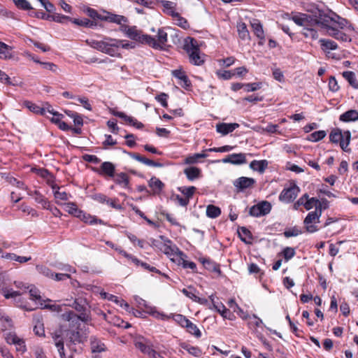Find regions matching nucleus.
I'll return each instance as SVG.
<instances>
[{
	"instance_id": "48",
	"label": "nucleus",
	"mask_w": 358,
	"mask_h": 358,
	"mask_svg": "<svg viewBox=\"0 0 358 358\" xmlns=\"http://www.w3.org/2000/svg\"><path fill=\"white\" fill-rule=\"evenodd\" d=\"M187 331L194 335L196 338H200L201 336V332L197 327V326L193 324L190 320L189 321V324L185 327Z\"/></svg>"
},
{
	"instance_id": "45",
	"label": "nucleus",
	"mask_w": 358,
	"mask_h": 358,
	"mask_svg": "<svg viewBox=\"0 0 358 358\" xmlns=\"http://www.w3.org/2000/svg\"><path fill=\"white\" fill-rule=\"evenodd\" d=\"M238 234L242 241L245 243H251L252 237L250 231L248 229L244 227H241Z\"/></svg>"
},
{
	"instance_id": "13",
	"label": "nucleus",
	"mask_w": 358,
	"mask_h": 358,
	"mask_svg": "<svg viewBox=\"0 0 358 358\" xmlns=\"http://www.w3.org/2000/svg\"><path fill=\"white\" fill-rule=\"evenodd\" d=\"M172 75L178 80V84L185 88L188 89L191 87V81L187 76L185 71L181 69H176L172 71Z\"/></svg>"
},
{
	"instance_id": "29",
	"label": "nucleus",
	"mask_w": 358,
	"mask_h": 358,
	"mask_svg": "<svg viewBox=\"0 0 358 358\" xmlns=\"http://www.w3.org/2000/svg\"><path fill=\"white\" fill-rule=\"evenodd\" d=\"M184 173L189 180L193 181L201 176V169L195 166H189L184 169Z\"/></svg>"
},
{
	"instance_id": "39",
	"label": "nucleus",
	"mask_w": 358,
	"mask_h": 358,
	"mask_svg": "<svg viewBox=\"0 0 358 358\" xmlns=\"http://www.w3.org/2000/svg\"><path fill=\"white\" fill-rule=\"evenodd\" d=\"M33 196L35 201L41 204L43 208L48 209L50 207L48 200L38 191H34Z\"/></svg>"
},
{
	"instance_id": "9",
	"label": "nucleus",
	"mask_w": 358,
	"mask_h": 358,
	"mask_svg": "<svg viewBox=\"0 0 358 358\" xmlns=\"http://www.w3.org/2000/svg\"><path fill=\"white\" fill-rule=\"evenodd\" d=\"M256 181L252 178L240 177L233 182L237 192H243L248 188L252 187Z\"/></svg>"
},
{
	"instance_id": "47",
	"label": "nucleus",
	"mask_w": 358,
	"mask_h": 358,
	"mask_svg": "<svg viewBox=\"0 0 358 358\" xmlns=\"http://www.w3.org/2000/svg\"><path fill=\"white\" fill-rule=\"evenodd\" d=\"M201 262L204 267L210 271L220 273L219 265L209 259H203Z\"/></svg>"
},
{
	"instance_id": "64",
	"label": "nucleus",
	"mask_w": 358,
	"mask_h": 358,
	"mask_svg": "<svg viewBox=\"0 0 358 358\" xmlns=\"http://www.w3.org/2000/svg\"><path fill=\"white\" fill-rule=\"evenodd\" d=\"M245 91L249 92H254L257 90H259L262 87V83H247L245 84Z\"/></svg>"
},
{
	"instance_id": "51",
	"label": "nucleus",
	"mask_w": 358,
	"mask_h": 358,
	"mask_svg": "<svg viewBox=\"0 0 358 358\" xmlns=\"http://www.w3.org/2000/svg\"><path fill=\"white\" fill-rule=\"evenodd\" d=\"M127 18L123 15L109 13V22L121 24L122 22H127Z\"/></svg>"
},
{
	"instance_id": "43",
	"label": "nucleus",
	"mask_w": 358,
	"mask_h": 358,
	"mask_svg": "<svg viewBox=\"0 0 358 358\" xmlns=\"http://www.w3.org/2000/svg\"><path fill=\"white\" fill-rule=\"evenodd\" d=\"M207 155L205 153H196L193 155H189L185 159L184 163L185 164H194L199 162V159L206 158Z\"/></svg>"
},
{
	"instance_id": "16",
	"label": "nucleus",
	"mask_w": 358,
	"mask_h": 358,
	"mask_svg": "<svg viewBox=\"0 0 358 358\" xmlns=\"http://www.w3.org/2000/svg\"><path fill=\"white\" fill-rule=\"evenodd\" d=\"M90 341L92 352H102L106 350L105 344L98 337L92 336Z\"/></svg>"
},
{
	"instance_id": "27",
	"label": "nucleus",
	"mask_w": 358,
	"mask_h": 358,
	"mask_svg": "<svg viewBox=\"0 0 358 358\" xmlns=\"http://www.w3.org/2000/svg\"><path fill=\"white\" fill-rule=\"evenodd\" d=\"M6 341L8 343H13L17 345V350L24 352L26 350V346L23 339L19 338L15 334H9L6 337Z\"/></svg>"
},
{
	"instance_id": "50",
	"label": "nucleus",
	"mask_w": 358,
	"mask_h": 358,
	"mask_svg": "<svg viewBox=\"0 0 358 358\" xmlns=\"http://www.w3.org/2000/svg\"><path fill=\"white\" fill-rule=\"evenodd\" d=\"M326 131L320 130L312 133L308 137V140L312 142H317L323 139L326 136Z\"/></svg>"
},
{
	"instance_id": "63",
	"label": "nucleus",
	"mask_w": 358,
	"mask_h": 358,
	"mask_svg": "<svg viewBox=\"0 0 358 358\" xmlns=\"http://www.w3.org/2000/svg\"><path fill=\"white\" fill-rule=\"evenodd\" d=\"M174 320L178 322L182 327H185L189 324V320L182 315H176L174 316Z\"/></svg>"
},
{
	"instance_id": "30",
	"label": "nucleus",
	"mask_w": 358,
	"mask_h": 358,
	"mask_svg": "<svg viewBox=\"0 0 358 358\" xmlns=\"http://www.w3.org/2000/svg\"><path fill=\"white\" fill-rule=\"evenodd\" d=\"M114 182L124 188H129V178L125 173H115Z\"/></svg>"
},
{
	"instance_id": "55",
	"label": "nucleus",
	"mask_w": 358,
	"mask_h": 358,
	"mask_svg": "<svg viewBox=\"0 0 358 358\" xmlns=\"http://www.w3.org/2000/svg\"><path fill=\"white\" fill-rule=\"evenodd\" d=\"M176 19L175 21L176 22V24L180 27L181 28L184 29H187L189 28V24L188 23L187 20L182 17L180 15H176Z\"/></svg>"
},
{
	"instance_id": "37",
	"label": "nucleus",
	"mask_w": 358,
	"mask_h": 358,
	"mask_svg": "<svg viewBox=\"0 0 358 358\" xmlns=\"http://www.w3.org/2000/svg\"><path fill=\"white\" fill-rule=\"evenodd\" d=\"M69 338L73 343H83L85 338L83 337L78 331L71 330L68 333Z\"/></svg>"
},
{
	"instance_id": "40",
	"label": "nucleus",
	"mask_w": 358,
	"mask_h": 358,
	"mask_svg": "<svg viewBox=\"0 0 358 358\" xmlns=\"http://www.w3.org/2000/svg\"><path fill=\"white\" fill-rule=\"evenodd\" d=\"M178 189L185 196V198L187 199L188 201H189V199L193 196L194 194L195 193L196 188L194 186H183L178 187Z\"/></svg>"
},
{
	"instance_id": "57",
	"label": "nucleus",
	"mask_w": 358,
	"mask_h": 358,
	"mask_svg": "<svg viewBox=\"0 0 358 358\" xmlns=\"http://www.w3.org/2000/svg\"><path fill=\"white\" fill-rule=\"evenodd\" d=\"M13 2L17 8L22 10H28L32 8L29 2L27 0H13Z\"/></svg>"
},
{
	"instance_id": "28",
	"label": "nucleus",
	"mask_w": 358,
	"mask_h": 358,
	"mask_svg": "<svg viewBox=\"0 0 358 358\" xmlns=\"http://www.w3.org/2000/svg\"><path fill=\"white\" fill-rule=\"evenodd\" d=\"M92 199L101 203H107L115 208H120V206H117L113 200L108 199L105 194H95L91 196Z\"/></svg>"
},
{
	"instance_id": "61",
	"label": "nucleus",
	"mask_w": 358,
	"mask_h": 358,
	"mask_svg": "<svg viewBox=\"0 0 358 358\" xmlns=\"http://www.w3.org/2000/svg\"><path fill=\"white\" fill-rule=\"evenodd\" d=\"M259 206L260 208L262 215H265L270 213L271 210V205L268 201H262L259 203Z\"/></svg>"
},
{
	"instance_id": "32",
	"label": "nucleus",
	"mask_w": 358,
	"mask_h": 358,
	"mask_svg": "<svg viewBox=\"0 0 358 358\" xmlns=\"http://www.w3.org/2000/svg\"><path fill=\"white\" fill-rule=\"evenodd\" d=\"M237 31L238 34V36L242 40L250 39V34L248 30L246 24L243 22H239L237 23Z\"/></svg>"
},
{
	"instance_id": "42",
	"label": "nucleus",
	"mask_w": 358,
	"mask_h": 358,
	"mask_svg": "<svg viewBox=\"0 0 358 358\" xmlns=\"http://www.w3.org/2000/svg\"><path fill=\"white\" fill-rule=\"evenodd\" d=\"M221 214V210L219 207L214 205H208L206 208V215L210 218H216Z\"/></svg>"
},
{
	"instance_id": "44",
	"label": "nucleus",
	"mask_w": 358,
	"mask_h": 358,
	"mask_svg": "<svg viewBox=\"0 0 358 358\" xmlns=\"http://www.w3.org/2000/svg\"><path fill=\"white\" fill-rule=\"evenodd\" d=\"M302 34L307 38L315 40L318 38L317 31L312 27H306L303 29Z\"/></svg>"
},
{
	"instance_id": "41",
	"label": "nucleus",
	"mask_w": 358,
	"mask_h": 358,
	"mask_svg": "<svg viewBox=\"0 0 358 358\" xmlns=\"http://www.w3.org/2000/svg\"><path fill=\"white\" fill-rule=\"evenodd\" d=\"M216 311H217L224 319L231 320L234 315L227 309L222 303H219V306L216 307Z\"/></svg>"
},
{
	"instance_id": "14",
	"label": "nucleus",
	"mask_w": 358,
	"mask_h": 358,
	"mask_svg": "<svg viewBox=\"0 0 358 358\" xmlns=\"http://www.w3.org/2000/svg\"><path fill=\"white\" fill-rule=\"evenodd\" d=\"M127 36L134 41L145 45L146 39L145 38L147 36V34H145L142 31L137 29L136 27H131L130 29H128Z\"/></svg>"
},
{
	"instance_id": "49",
	"label": "nucleus",
	"mask_w": 358,
	"mask_h": 358,
	"mask_svg": "<svg viewBox=\"0 0 358 358\" xmlns=\"http://www.w3.org/2000/svg\"><path fill=\"white\" fill-rule=\"evenodd\" d=\"M77 217L80 218L82 221L85 223L93 224L97 222V220L91 216L89 214L85 213V212L80 210Z\"/></svg>"
},
{
	"instance_id": "62",
	"label": "nucleus",
	"mask_w": 358,
	"mask_h": 358,
	"mask_svg": "<svg viewBox=\"0 0 358 358\" xmlns=\"http://www.w3.org/2000/svg\"><path fill=\"white\" fill-rule=\"evenodd\" d=\"M295 253L294 249L290 247H286L282 251L284 258L286 261L292 259L295 255Z\"/></svg>"
},
{
	"instance_id": "59",
	"label": "nucleus",
	"mask_w": 358,
	"mask_h": 358,
	"mask_svg": "<svg viewBox=\"0 0 358 358\" xmlns=\"http://www.w3.org/2000/svg\"><path fill=\"white\" fill-rule=\"evenodd\" d=\"M66 210L71 215H73L77 217L80 210H79L77 206L74 203H68L66 204Z\"/></svg>"
},
{
	"instance_id": "54",
	"label": "nucleus",
	"mask_w": 358,
	"mask_h": 358,
	"mask_svg": "<svg viewBox=\"0 0 358 358\" xmlns=\"http://www.w3.org/2000/svg\"><path fill=\"white\" fill-rule=\"evenodd\" d=\"M185 257H179L178 264H182V267L185 268L194 270L196 268V264L193 262L186 260Z\"/></svg>"
},
{
	"instance_id": "15",
	"label": "nucleus",
	"mask_w": 358,
	"mask_h": 358,
	"mask_svg": "<svg viewBox=\"0 0 358 358\" xmlns=\"http://www.w3.org/2000/svg\"><path fill=\"white\" fill-rule=\"evenodd\" d=\"M115 166L110 162H103L98 171L99 174L112 178L115 176Z\"/></svg>"
},
{
	"instance_id": "34",
	"label": "nucleus",
	"mask_w": 358,
	"mask_h": 358,
	"mask_svg": "<svg viewBox=\"0 0 358 358\" xmlns=\"http://www.w3.org/2000/svg\"><path fill=\"white\" fill-rule=\"evenodd\" d=\"M343 76L353 88L358 89V80L354 72L344 71Z\"/></svg>"
},
{
	"instance_id": "26",
	"label": "nucleus",
	"mask_w": 358,
	"mask_h": 358,
	"mask_svg": "<svg viewBox=\"0 0 358 358\" xmlns=\"http://www.w3.org/2000/svg\"><path fill=\"white\" fill-rule=\"evenodd\" d=\"M251 27L255 35L259 40H265L264 31L262 23L258 20H254L251 22Z\"/></svg>"
},
{
	"instance_id": "21",
	"label": "nucleus",
	"mask_w": 358,
	"mask_h": 358,
	"mask_svg": "<svg viewBox=\"0 0 358 358\" xmlns=\"http://www.w3.org/2000/svg\"><path fill=\"white\" fill-rule=\"evenodd\" d=\"M148 185L152 189L153 194H159L164 187V184L155 176L150 178Z\"/></svg>"
},
{
	"instance_id": "31",
	"label": "nucleus",
	"mask_w": 358,
	"mask_h": 358,
	"mask_svg": "<svg viewBox=\"0 0 358 358\" xmlns=\"http://www.w3.org/2000/svg\"><path fill=\"white\" fill-rule=\"evenodd\" d=\"M268 162L266 159L253 160L250 164V168L253 171L264 173L268 166Z\"/></svg>"
},
{
	"instance_id": "4",
	"label": "nucleus",
	"mask_w": 358,
	"mask_h": 358,
	"mask_svg": "<svg viewBox=\"0 0 358 358\" xmlns=\"http://www.w3.org/2000/svg\"><path fill=\"white\" fill-rule=\"evenodd\" d=\"M329 140L333 143H339L341 149L346 152H350L351 149L348 145L351 140V133L350 131L342 132L341 129L335 128L331 130L329 134Z\"/></svg>"
},
{
	"instance_id": "7",
	"label": "nucleus",
	"mask_w": 358,
	"mask_h": 358,
	"mask_svg": "<svg viewBox=\"0 0 358 358\" xmlns=\"http://www.w3.org/2000/svg\"><path fill=\"white\" fill-rule=\"evenodd\" d=\"M300 189L294 183L292 182L287 188H284L279 195V200L285 203L292 202L297 196Z\"/></svg>"
},
{
	"instance_id": "10",
	"label": "nucleus",
	"mask_w": 358,
	"mask_h": 358,
	"mask_svg": "<svg viewBox=\"0 0 358 358\" xmlns=\"http://www.w3.org/2000/svg\"><path fill=\"white\" fill-rule=\"evenodd\" d=\"M161 250L164 252V254L170 257H186V255L182 251L180 250V249L176 245H171V241L168 239L165 241V243Z\"/></svg>"
},
{
	"instance_id": "3",
	"label": "nucleus",
	"mask_w": 358,
	"mask_h": 358,
	"mask_svg": "<svg viewBox=\"0 0 358 358\" xmlns=\"http://www.w3.org/2000/svg\"><path fill=\"white\" fill-rule=\"evenodd\" d=\"M183 50L187 52L192 64L201 66L205 62V55L201 52L197 41L187 37L184 41Z\"/></svg>"
},
{
	"instance_id": "35",
	"label": "nucleus",
	"mask_w": 358,
	"mask_h": 358,
	"mask_svg": "<svg viewBox=\"0 0 358 358\" xmlns=\"http://www.w3.org/2000/svg\"><path fill=\"white\" fill-rule=\"evenodd\" d=\"M23 105L26 108H27L30 111H31V112H33L34 113H36V114L43 115L44 113L45 112V108H41L40 106H38L36 103H32L31 101H24L23 102Z\"/></svg>"
},
{
	"instance_id": "5",
	"label": "nucleus",
	"mask_w": 358,
	"mask_h": 358,
	"mask_svg": "<svg viewBox=\"0 0 358 358\" xmlns=\"http://www.w3.org/2000/svg\"><path fill=\"white\" fill-rule=\"evenodd\" d=\"M168 34L165 31L164 28L158 29L157 35L155 36H151L147 34L145 36V45H149L155 50H165L166 45L167 43Z\"/></svg>"
},
{
	"instance_id": "18",
	"label": "nucleus",
	"mask_w": 358,
	"mask_h": 358,
	"mask_svg": "<svg viewBox=\"0 0 358 358\" xmlns=\"http://www.w3.org/2000/svg\"><path fill=\"white\" fill-rule=\"evenodd\" d=\"M106 39L107 40V43L106 44V48L103 50V52L113 57L117 56L118 55L119 48L115 43L116 39L110 38Z\"/></svg>"
},
{
	"instance_id": "1",
	"label": "nucleus",
	"mask_w": 358,
	"mask_h": 358,
	"mask_svg": "<svg viewBox=\"0 0 358 358\" xmlns=\"http://www.w3.org/2000/svg\"><path fill=\"white\" fill-rule=\"evenodd\" d=\"M14 285L17 289H19V290L13 291L12 289H3V296L6 299L13 298L18 307L27 311H32L35 310L36 306L33 307L27 301L24 300V299L21 297L22 294L27 292V289H29L28 285H26L23 282L21 281H15Z\"/></svg>"
},
{
	"instance_id": "38",
	"label": "nucleus",
	"mask_w": 358,
	"mask_h": 358,
	"mask_svg": "<svg viewBox=\"0 0 358 358\" xmlns=\"http://www.w3.org/2000/svg\"><path fill=\"white\" fill-rule=\"evenodd\" d=\"M231 164L240 165L247 162L245 155L244 153H234L230 155Z\"/></svg>"
},
{
	"instance_id": "36",
	"label": "nucleus",
	"mask_w": 358,
	"mask_h": 358,
	"mask_svg": "<svg viewBox=\"0 0 358 358\" xmlns=\"http://www.w3.org/2000/svg\"><path fill=\"white\" fill-rule=\"evenodd\" d=\"M321 48L323 51L327 52L328 50H336L338 48L336 43L329 39H320L319 41Z\"/></svg>"
},
{
	"instance_id": "33",
	"label": "nucleus",
	"mask_w": 358,
	"mask_h": 358,
	"mask_svg": "<svg viewBox=\"0 0 358 358\" xmlns=\"http://www.w3.org/2000/svg\"><path fill=\"white\" fill-rule=\"evenodd\" d=\"M135 346L137 349L141 350L143 354L148 355L149 357L154 353L155 350L152 347L143 341H137L135 343Z\"/></svg>"
},
{
	"instance_id": "46",
	"label": "nucleus",
	"mask_w": 358,
	"mask_h": 358,
	"mask_svg": "<svg viewBox=\"0 0 358 358\" xmlns=\"http://www.w3.org/2000/svg\"><path fill=\"white\" fill-rule=\"evenodd\" d=\"M86 42L90 47L103 52L107 41L87 40Z\"/></svg>"
},
{
	"instance_id": "60",
	"label": "nucleus",
	"mask_w": 358,
	"mask_h": 358,
	"mask_svg": "<svg viewBox=\"0 0 358 358\" xmlns=\"http://www.w3.org/2000/svg\"><path fill=\"white\" fill-rule=\"evenodd\" d=\"M302 232L300 229H298L296 227H294L291 229H289L287 230H285L283 233L284 236L286 238H289L292 236H297L298 235L301 234Z\"/></svg>"
},
{
	"instance_id": "19",
	"label": "nucleus",
	"mask_w": 358,
	"mask_h": 358,
	"mask_svg": "<svg viewBox=\"0 0 358 358\" xmlns=\"http://www.w3.org/2000/svg\"><path fill=\"white\" fill-rule=\"evenodd\" d=\"M70 306L76 311H78L80 314L87 313V315L90 316V311L87 308V303L85 300L82 299H75L72 305Z\"/></svg>"
},
{
	"instance_id": "2",
	"label": "nucleus",
	"mask_w": 358,
	"mask_h": 358,
	"mask_svg": "<svg viewBox=\"0 0 358 358\" xmlns=\"http://www.w3.org/2000/svg\"><path fill=\"white\" fill-rule=\"evenodd\" d=\"M314 24L320 25L325 28L328 31L336 27L343 29L347 24V20L335 13H332L331 15H329V14L320 11L316 18L313 20V25Z\"/></svg>"
},
{
	"instance_id": "25",
	"label": "nucleus",
	"mask_w": 358,
	"mask_h": 358,
	"mask_svg": "<svg viewBox=\"0 0 358 358\" xmlns=\"http://www.w3.org/2000/svg\"><path fill=\"white\" fill-rule=\"evenodd\" d=\"M180 347L196 357H199L202 355V351L199 347L192 346L186 342L180 343Z\"/></svg>"
},
{
	"instance_id": "52",
	"label": "nucleus",
	"mask_w": 358,
	"mask_h": 358,
	"mask_svg": "<svg viewBox=\"0 0 358 358\" xmlns=\"http://www.w3.org/2000/svg\"><path fill=\"white\" fill-rule=\"evenodd\" d=\"M52 188L54 191V196L57 199H61L63 201H66L69 199L68 194L65 192H59V187L57 185H52Z\"/></svg>"
},
{
	"instance_id": "12",
	"label": "nucleus",
	"mask_w": 358,
	"mask_h": 358,
	"mask_svg": "<svg viewBox=\"0 0 358 358\" xmlns=\"http://www.w3.org/2000/svg\"><path fill=\"white\" fill-rule=\"evenodd\" d=\"M110 112L113 115L122 118L124 121L137 129H142L143 127V124L141 122H138L135 118L128 116L122 112L117 111L114 109L111 110Z\"/></svg>"
},
{
	"instance_id": "17",
	"label": "nucleus",
	"mask_w": 358,
	"mask_h": 358,
	"mask_svg": "<svg viewBox=\"0 0 358 358\" xmlns=\"http://www.w3.org/2000/svg\"><path fill=\"white\" fill-rule=\"evenodd\" d=\"M239 127L238 123H220L216 125V130L222 135H227Z\"/></svg>"
},
{
	"instance_id": "23",
	"label": "nucleus",
	"mask_w": 358,
	"mask_h": 358,
	"mask_svg": "<svg viewBox=\"0 0 358 358\" xmlns=\"http://www.w3.org/2000/svg\"><path fill=\"white\" fill-rule=\"evenodd\" d=\"M13 48L0 41V58L2 59H10L13 58Z\"/></svg>"
},
{
	"instance_id": "24",
	"label": "nucleus",
	"mask_w": 358,
	"mask_h": 358,
	"mask_svg": "<svg viewBox=\"0 0 358 358\" xmlns=\"http://www.w3.org/2000/svg\"><path fill=\"white\" fill-rule=\"evenodd\" d=\"M29 289H27V292L29 294V299L32 300L33 301H35L36 305H37V301L38 302L39 305L42 306L43 305L42 301H41V296L40 295L39 290L33 285H28ZM37 307V306H35L34 307Z\"/></svg>"
},
{
	"instance_id": "20",
	"label": "nucleus",
	"mask_w": 358,
	"mask_h": 358,
	"mask_svg": "<svg viewBox=\"0 0 358 358\" xmlns=\"http://www.w3.org/2000/svg\"><path fill=\"white\" fill-rule=\"evenodd\" d=\"M339 120L343 122H355L358 120V110H348L341 114L339 117Z\"/></svg>"
},
{
	"instance_id": "6",
	"label": "nucleus",
	"mask_w": 358,
	"mask_h": 358,
	"mask_svg": "<svg viewBox=\"0 0 358 358\" xmlns=\"http://www.w3.org/2000/svg\"><path fill=\"white\" fill-rule=\"evenodd\" d=\"M62 318L64 321H67L70 322V326L71 327L78 328L80 323V322H87L91 320L90 315H87V313L80 314L79 315L76 314L73 311L70 310L65 312L62 315Z\"/></svg>"
},
{
	"instance_id": "58",
	"label": "nucleus",
	"mask_w": 358,
	"mask_h": 358,
	"mask_svg": "<svg viewBox=\"0 0 358 358\" xmlns=\"http://www.w3.org/2000/svg\"><path fill=\"white\" fill-rule=\"evenodd\" d=\"M48 17H51L52 20L59 23H64L66 20H71L70 17L57 13L48 15Z\"/></svg>"
},
{
	"instance_id": "11",
	"label": "nucleus",
	"mask_w": 358,
	"mask_h": 358,
	"mask_svg": "<svg viewBox=\"0 0 358 358\" xmlns=\"http://www.w3.org/2000/svg\"><path fill=\"white\" fill-rule=\"evenodd\" d=\"M292 20L299 26L312 27L313 25V19L308 15L304 13H298L292 17Z\"/></svg>"
},
{
	"instance_id": "22",
	"label": "nucleus",
	"mask_w": 358,
	"mask_h": 358,
	"mask_svg": "<svg viewBox=\"0 0 358 358\" xmlns=\"http://www.w3.org/2000/svg\"><path fill=\"white\" fill-rule=\"evenodd\" d=\"M338 29H340L338 27H336L331 31H328L327 34L330 36L336 38V40L341 41L343 42L350 41V37L344 32L340 31Z\"/></svg>"
},
{
	"instance_id": "53",
	"label": "nucleus",
	"mask_w": 358,
	"mask_h": 358,
	"mask_svg": "<svg viewBox=\"0 0 358 358\" xmlns=\"http://www.w3.org/2000/svg\"><path fill=\"white\" fill-rule=\"evenodd\" d=\"M216 75L220 79L230 80L234 76V73L231 71L219 70L216 72Z\"/></svg>"
},
{
	"instance_id": "56",
	"label": "nucleus",
	"mask_w": 358,
	"mask_h": 358,
	"mask_svg": "<svg viewBox=\"0 0 358 358\" xmlns=\"http://www.w3.org/2000/svg\"><path fill=\"white\" fill-rule=\"evenodd\" d=\"M37 271L43 274V275L53 278H54V273L48 267L45 266H36Z\"/></svg>"
},
{
	"instance_id": "8",
	"label": "nucleus",
	"mask_w": 358,
	"mask_h": 358,
	"mask_svg": "<svg viewBox=\"0 0 358 358\" xmlns=\"http://www.w3.org/2000/svg\"><path fill=\"white\" fill-rule=\"evenodd\" d=\"M322 215L320 211L315 210L310 212L306 217L303 223L306 226V229L309 233H314L318 230L317 226L313 223L320 222V217Z\"/></svg>"
}]
</instances>
